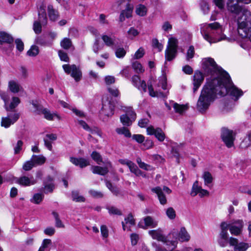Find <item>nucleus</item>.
Listing matches in <instances>:
<instances>
[{
    "mask_svg": "<svg viewBox=\"0 0 251 251\" xmlns=\"http://www.w3.org/2000/svg\"><path fill=\"white\" fill-rule=\"evenodd\" d=\"M201 32L204 39L210 44L226 39L228 41H231V39L226 38V36L223 34V28L218 22L201 24Z\"/></svg>",
    "mask_w": 251,
    "mask_h": 251,
    "instance_id": "obj_1",
    "label": "nucleus"
},
{
    "mask_svg": "<svg viewBox=\"0 0 251 251\" xmlns=\"http://www.w3.org/2000/svg\"><path fill=\"white\" fill-rule=\"evenodd\" d=\"M218 91L215 82L206 83L203 87L197 103V108L201 113L204 112L215 98Z\"/></svg>",
    "mask_w": 251,
    "mask_h": 251,
    "instance_id": "obj_2",
    "label": "nucleus"
},
{
    "mask_svg": "<svg viewBox=\"0 0 251 251\" xmlns=\"http://www.w3.org/2000/svg\"><path fill=\"white\" fill-rule=\"evenodd\" d=\"M202 65L204 73L213 77L211 81L207 83H213V82H215V80H222L225 77L226 81H228L227 77L228 74L221 67H219L213 58L210 57L204 58L202 61Z\"/></svg>",
    "mask_w": 251,
    "mask_h": 251,
    "instance_id": "obj_3",
    "label": "nucleus"
},
{
    "mask_svg": "<svg viewBox=\"0 0 251 251\" xmlns=\"http://www.w3.org/2000/svg\"><path fill=\"white\" fill-rule=\"evenodd\" d=\"M228 78V81H226V77L222 80H215V83L216 85V88L219 87V88L224 89L225 91L223 92L220 90L218 94L221 96H224L226 94H229L230 96L234 98L235 100H237L238 98L242 96L243 93V91L237 88L231 82L230 77L229 75L227 76Z\"/></svg>",
    "mask_w": 251,
    "mask_h": 251,
    "instance_id": "obj_4",
    "label": "nucleus"
},
{
    "mask_svg": "<svg viewBox=\"0 0 251 251\" xmlns=\"http://www.w3.org/2000/svg\"><path fill=\"white\" fill-rule=\"evenodd\" d=\"M123 111L125 114L121 116L120 121L125 126H129L136 118V114L131 107H125Z\"/></svg>",
    "mask_w": 251,
    "mask_h": 251,
    "instance_id": "obj_5",
    "label": "nucleus"
},
{
    "mask_svg": "<svg viewBox=\"0 0 251 251\" xmlns=\"http://www.w3.org/2000/svg\"><path fill=\"white\" fill-rule=\"evenodd\" d=\"M177 40L175 38H170L165 50V59L167 61H172L177 54Z\"/></svg>",
    "mask_w": 251,
    "mask_h": 251,
    "instance_id": "obj_6",
    "label": "nucleus"
},
{
    "mask_svg": "<svg viewBox=\"0 0 251 251\" xmlns=\"http://www.w3.org/2000/svg\"><path fill=\"white\" fill-rule=\"evenodd\" d=\"M65 72L70 75L75 80L79 81L82 77V73L78 67L75 65L64 64L62 66Z\"/></svg>",
    "mask_w": 251,
    "mask_h": 251,
    "instance_id": "obj_7",
    "label": "nucleus"
},
{
    "mask_svg": "<svg viewBox=\"0 0 251 251\" xmlns=\"http://www.w3.org/2000/svg\"><path fill=\"white\" fill-rule=\"evenodd\" d=\"M7 116L1 119V126L7 128L11 125L14 124L19 118L20 113L14 110L8 111Z\"/></svg>",
    "mask_w": 251,
    "mask_h": 251,
    "instance_id": "obj_8",
    "label": "nucleus"
},
{
    "mask_svg": "<svg viewBox=\"0 0 251 251\" xmlns=\"http://www.w3.org/2000/svg\"><path fill=\"white\" fill-rule=\"evenodd\" d=\"M221 137L223 141L228 148H231L233 146L234 137L232 130L225 127L222 128Z\"/></svg>",
    "mask_w": 251,
    "mask_h": 251,
    "instance_id": "obj_9",
    "label": "nucleus"
},
{
    "mask_svg": "<svg viewBox=\"0 0 251 251\" xmlns=\"http://www.w3.org/2000/svg\"><path fill=\"white\" fill-rule=\"evenodd\" d=\"M158 225V222L151 216H146L141 220L138 223V226L143 229L148 227L155 228Z\"/></svg>",
    "mask_w": 251,
    "mask_h": 251,
    "instance_id": "obj_10",
    "label": "nucleus"
},
{
    "mask_svg": "<svg viewBox=\"0 0 251 251\" xmlns=\"http://www.w3.org/2000/svg\"><path fill=\"white\" fill-rule=\"evenodd\" d=\"M148 135H154L160 142H163L165 139V134L160 127L154 128L153 126H150L147 128Z\"/></svg>",
    "mask_w": 251,
    "mask_h": 251,
    "instance_id": "obj_11",
    "label": "nucleus"
},
{
    "mask_svg": "<svg viewBox=\"0 0 251 251\" xmlns=\"http://www.w3.org/2000/svg\"><path fill=\"white\" fill-rule=\"evenodd\" d=\"M165 104L168 110H170L172 107L175 112L179 114H182L188 109L187 105L180 104L173 100H170L169 103L166 102Z\"/></svg>",
    "mask_w": 251,
    "mask_h": 251,
    "instance_id": "obj_12",
    "label": "nucleus"
},
{
    "mask_svg": "<svg viewBox=\"0 0 251 251\" xmlns=\"http://www.w3.org/2000/svg\"><path fill=\"white\" fill-rule=\"evenodd\" d=\"M238 0H227L226 7L227 10L236 15H238L241 11V7L239 5Z\"/></svg>",
    "mask_w": 251,
    "mask_h": 251,
    "instance_id": "obj_13",
    "label": "nucleus"
},
{
    "mask_svg": "<svg viewBox=\"0 0 251 251\" xmlns=\"http://www.w3.org/2000/svg\"><path fill=\"white\" fill-rule=\"evenodd\" d=\"M149 234L152 239L161 241L164 243L167 244L168 240L163 234V230L161 228H158L156 230H151L149 231Z\"/></svg>",
    "mask_w": 251,
    "mask_h": 251,
    "instance_id": "obj_14",
    "label": "nucleus"
},
{
    "mask_svg": "<svg viewBox=\"0 0 251 251\" xmlns=\"http://www.w3.org/2000/svg\"><path fill=\"white\" fill-rule=\"evenodd\" d=\"M243 226L242 220H238L230 223L229 231L230 233L234 235H238L241 232Z\"/></svg>",
    "mask_w": 251,
    "mask_h": 251,
    "instance_id": "obj_15",
    "label": "nucleus"
},
{
    "mask_svg": "<svg viewBox=\"0 0 251 251\" xmlns=\"http://www.w3.org/2000/svg\"><path fill=\"white\" fill-rule=\"evenodd\" d=\"M203 80L204 75H203L202 73L199 71H196L193 75V79L194 93H195L197 91Z\"/></svg>",
    "mask_w": 251,
    "mask_h": 251,
    "instance_id": "obj_16",
    "label": "nucleus"
},
{
    "mask_svg": "<svg viewBox=\"0 0 251 251\" xmlns=\"http://www.w3.org/2000/svg\"><path fill=\"white\" fill-rule=\"evenodd\" d=\"M229 242L231 246L234 247V251H246L249 248L247 243L243 242L238 243V240L233 237L229 239Z\"/></svg>",
    "mask_w": 251,
    "mask_h": 251,
    "instance_id": "obj_17",
    "label": "nucleus"
},
{
    "mask_svg": "<svg viewBox=\"0 0 251 251\" xmlns=\"http://www.w3.org/2000/svg\"><path fill=\"white\" fill-rule=\"evenodd\" d=\"M115 104L113 101L104 102L102 104L101 111L107 117H110L114 114Z\"/></svg>",
    "mask_w": 251,
    "mask_h": 251,
    "instance_id": "obj_18",
    "label": "nucleus"
},
{
    "mask_svg": "<svg viewBox=\"0 0 251 251\" xmlns=\"http://www.w3.org/2000/svg\"><path fill=\"white\" fill-rule=\"evenodd\" d=\"M47 24V19L38 18V20L34 21L33 25V29L37 34L42 32V27H44Z\"/></svg>",
    "mask_w": 251,
    "mask_h": 251,
    "instance_id": "obj_19",
    "label": "nucleus"
},
{
    "mask_svg": "<svg viewBox=\"0 0 251 251\" xmlns=\"http://www.w3.org/2000/svg\"><path fill=\"white\" fill-rule=\"evenodd\" d=\"M133 84L139 90L143 92L147 91V84L144 80H141L140 77L137 75H134L132 77Z\"/></svg>",
    "mask_w": 251,
    "mask_h": 251,
    "instance_id": "obj_20",
    "label": "nucleus"
},
{
    "mask_svg": "<svg viewBox=\"0 0 251 251\" xmlns=\"http://www.w3.org/2000/svg\"><path fill=\"white\" fill-rule=\"evenodd\" d=\"M133 9V6L128 3L126 5V8L125 10L121 11L119 20L120 21L122 22L125 20V18H129L132 16V13Z\"/></svg>",
    "mask_w": 251,
    "mask_h": 251,
    "instance_id": "obj_21",
    "label": "nucleus"
},
{
    "mask_svg": "<svg viewBox=\"0 0 251 251\" xmlns=\"http://www.w3.org/2000/svg\"><path fill=\"white\" fill-rule=\"evenodd\" d=\"M111 163L108 162L106 166L102 167L98 166H94L91 167V170L93 174L104 176L108 172V167H111Z\"/></svg>",
    "mask_w": 251,
    "mask_h": 251,
    "instance_id": "obj_22",
    "label": "nucleus"
},
{
    "mask_svg": "<svg viewBox=\"0 0 251 251\" xmlns=\"http://www.w3.org/2000/svg\"><path fill=\"white\" fill-rule=\"evenodd\" d=\"M70 161L73 164L76 166H79L81 168H84L90 165L89 161L84 158H75L71 157L70 158Z\"/></svg>",
    "mask_w": 251,
    "mask_h": 251,
    "instance_id": "obj_23",
    "label": "nucleus"
},
{
    "mask_svg": "<svg viewBox=\"0 0 251 251\" xmlns=\"http://www.w3.org/2000/svg\"><path fill=\"white\" fill-rule=\"evenodd\" d=\"M151 190L157 195L159 202L161 204L164 205L167 203L166 197L160 187L157 186L152 188Z\"/></svg>",
    "mask_w": 251,
    "mask_h": 251,
    "instance_id": "obj_24",
    "label": "nucleus"
},
{
    "mask_svg": "<svg viewBox=\"0 0 251 251\" xmlns=\"http://www.w3.org/2000/svg\"><path fill=\"white\" fill-rule=\"evenodd\" d=\"M32 112L36 115H41L43 114L46 108L42 104L41 101H32Z\"/></svg>",
    "mask_w": 251,
    "mask_h": 251,
    "instance_id": "obj_25",
    "label": "nucleus"
},
{
    "mask_svg": "<svg viewBox=\"0 0 251 251\" xmlns=\"http://www.w3.org/2000/svg\"><path fill=\"white\" fill-rule=\"evenodd\" d=\"M46 161V158L42 154L32 155V167L42 165Z\"/></svg>",
    "mask_w": 251,
    "mask_h": 251,
    "instance_id": "obj_26",
    "label": "nucleus"
},
{
    "mask_svg": "<svg viewBox=\"0 0 251 251\" xmlns=\"http://www.w3.org/2000/svg\"><path fill=\"white\" fill-rule=\"evenodd\" d=\"M13 178L15 183H17L22 186H29L31 183L30 179L25 176H22L19 178L13 177Z\"/></svg>",
    "mask_w": 251,
    "mask_h": 251,
    "instance_id": "obj_27",
    "label": "nucleus"
},
{
    "mask_svg": "<svg viewBox=\"0 0 251 251\" xmlns=\"http://www.w3.org/2000/svg\"><path fill=\"white\" fill-rule=\"evenodd\" d=\"M190 239V236L184 227H181L178 233V239L181 242H187Z\"/></svg>",
    "mask_w": 251,
    "mask_h": 251,
    "instance_id": "obj_28",
    "label": "nucleus"
},
{
    "mask_svg": "<svg viewBox=\"0 0 251 251\" xmlns=\"http://www.w3.org/2000/svg\"><path fill=\"white\" fill-rule=\"evenodd\" d=\"M44 118L48 121H53L55 118L60 119L59 116L55 112H51L49 109L46 108L43 114Z\"/></svg>",
    "mask_w": 251,
    "mask_h": 251,
    "instance_id": "obj_29",
    "label": "nucleus"
},
{
    "mask_svg": "<svg viewBox=\"0 0 251 251\" xmlns=\"http://www.w3.org/2000/svg\"><path fill=\"white\" fill-rule=\"evenodd\" d=\"M48 13L50 21H55L59 18L58 11L55 10L51 5H49L48 6Z\"/></svg>",
    "mask_w": 251,
    "mask_h": 251,
    "instance_id": "obj_30",
    "label": "nucleus"
},
{
    "mask_svg": "<svg viewBox=\"0 0 251 251\" xmlns=\"http://www.w3.org/2000/svg\"><path fill=\"white\" fill-rule=\"evenodd\" d=\"M13 42V38L11 35L3 31L0 32V45Z\"/></svg>",
    "mask_w": 251,
    "mask_h": 251,
    "instance_id": "obj_31",
    "label": "nucleus"
},
{
    "mask_svg": "<svg viewBox=\"0 0 251 251\" xmlns=\"http://www.w3.org/2000/svg\"><path fill=\"white\" fill-rule=\"evenodd\" d=\"M103 47L104 45L100 42V38H95V40L93 46V50L94 52L98 54L99 51L102 50Z\"/></svg>",
    "mask_w": 251,
    "mask_h": 251,
    "instance_id": "obj_32",
    "label": "nucleus"
},
{
    "mask_svg": "<svg viewBox=\"0 0 251 251\" xmlns=\"http://www.w3.org/2000/svg\"><path fill=\"white\" fill-rule=\"evenodd\" d=\"M46 6L43 2L40 3L37 6L38 11V18L47 19L46 13Z\"/></svg>",
    "mask_w": 251,
    "mask_h": 251,
    "instance_id": "obj_33",
    "label": "nucleus"
},
{
    "mask_svg": "<svg viewBox=\"0 0 251 251\" xmlns=\"http://www.w3.org/2000/svg\"><path fill=\"white\" fill-rule=\"evenodd\" d=\"M135 12L140 16H145L147 14V8L144 5L139 4L136 7Z\"/></svg>",
    "mask_w": 251,
    "mask_h": 251,
    "instance_id": "obj_34",
    "label": "nucleus"
},
{
    "mask_svg": "<svg viewBox=\"0 0 251 251\" xmlns=\"http://www.w3.org/2000/svg\"><path fill=\"white\" fill-rule=\"evenodd\" d=\"M12 43H6L4 44L0 45V48L3 50L7 54H10L13 50L14 46Z\"/></svg>",
    "mask_w": 251,
    "mask_h": 251,
    "instance_id": "obj_35",
    "label": "nucleus"
},
{
    "mask_svg": "<svg viewBox=\"0 0 251 251\" xmlns=\"http://www.w3.org/2000/svg\"><path fill=\"white\" fill-rule=\"evenodd\" d=\"M20 100L18 97H13L12 100L9 106L6 105L5 109L7 111H10L16 107L20 103Z\"/></svg>",
    "mask_w": 251,
    "mask_h": 251,
    "instance_id": "obj_36",
    "label": "nucleus"
},
{
    "mask_svg": "<svg viewBox=\"0 0 251 251\" xmlns=\"http://www.w3.org/2000/svg\"><path fill=\"white\" fill-rule=\"evenodd\" d=\"M72 197L73 201L75 202H84L85 201L84 197L79 195L78 191H73L72 192Z\"/></svg>",
    "mask_w": 251,
    "mask_h": 251,
    "instance_id": "obj_37",
    "label": "nucleus"
},
{
    "mask_svg": "<svg viewBox=\"0 0 251 251\" xmlns=\"http://www.w3.org/2000/svg\"><path fill=\"white\" fill-rule=\"evenodd\" d=\"M201 186H199L198 181H196L193 184L192 190L190 193V195L192 197L196 196L198 194H199L201 189Z\"/></svg>",
    "mask_w": 251,
    "mask_h": 251,
    "instance_id": "obj_38",
    "label": "nucleus"
},
{
    "mask_svg": "<svg viewBox=\"0 0 251 251\" xmlns=\"http://www.w3.org/2000/svg\"><path fill=\"white\" fill-rule=\"evenodd\" d=\"M116 131L118 134L124 135L126 137H130L131 136L129 130L125 126L116 128Z\"/></svg>",
    "mask_w": 251,
    "mask_h": 251,
    "instance_id": "obj_39",
    "label": "nucleus"
},
{
    "mask_svg": "<svg viewBox=\"0 0 251 251\" xmlns=\"http://www.w3.org/2000/svg\"><path fill=\"white\" fill-rule=\"evenodd\" d=\"M60 45L62 48L68 50L72 46V43L70 39L64 38L60 42Z\"/></svg>",
    "mask_w": 251,
    "mask_h": 251,
    "instance_id": "obj_40",
    "label": "nucleus"
},
{
    "mask_svg": "<svg viewBox=\"0 0 251 251\" xmlns=\"http://www.w3.org/2000/svg\"><path fill=\"white\" fill-rule=\"evenodd\" d=\"M202 178L204 181V184L208 185L212 182L213 177L211 174L209 172H204L202 175Z\"/></svg>",
    "mask_w": 251,
    "mask_h": 251,
    "instance_id": "obj_41",
    "label": "nucleus"
},
{
    "mask_svg": "<svg viewBox=\"0 0 251 251\" xmlns=\"http://www.w3.org/2000/svg\"><path fill=\"white\" fill-rule=\"evenodd\" d=\"M132 67L134 70L137 73H141L144 72V69L141 64L137 61L132 63Z\"/></svg>",
    "mask_w": 251,
    "mask_h": 251,
    "instance_id": "obj_42",
    "label": "nucleus"
},
{
    "mask_svg": "<svg viewBox=\"0 0 251 251\" xmlns=\"http://www.w3.org/2000/svg\"><path fill=\"white\" fill-rule=\"evenodd\" d=\"M52 214L55 219L56 227L58 228H64L65 226L60 220L58 214L57 212L53 211L52 212Z\"/></svg>",
    "mask_w": 251,
    "mask_h": 251,
    "instance_id": "obj_43",
    "label": "nucleus"
},
{
    "mask_svg": "<svg viewBox=\"0 0 251 251\" xmlns=\"http://www.w3.org/2000/svg\"><path fill=\"white\" fill-rule=\"evenodd\" d=\"M9 88L13 93H17L20 90V85L14 81H10L9 82Z\"/></svg>",
    "mask_w": 251,
    "mask_h": 251,
    "instance_id": "obj_44",
    "label": "nucleus"
},
{
    "mask_svg": "<svg viewBox=\"0 0 251 251\" xmlns=\"http://www.w3.org/2000/svg\"><path fill=\"white\" fill-rule=\"evenodd\" d=\"M101 39L107 46L112 47L114 45V40L110 37L106 35H103L101 36Z\"/></svg>",
    "mask_w": 251,
    "mask_h": 251,
    "instance_id": "obj_45",
    "label": "nucleus"
},
{
    "mask_svg": "<svg viewBox=\"0 0 251 251\" xmlns=\"http://www.w3.org/2000/svg\"><path fill=\"white\" fill-rule=\"evenodd\" d=\"M106 209L110 215H121L122 214L121 211L115 206H107Z\"/></svg>",
    "mask_w": 251,
    "mask_h": 251,
    "instance_id": "obj_46",
    "label": "nucleus"
},
{
    "mask_svg": "<svg viewBox=\"0 0 251 251\" xmlns=\"http://www.w3.org/2000/svg\"><path fill=\"white\" fill-rule=\"evenodd\" d=\"M91 156L92 159L97 162L98 164L100 165V163L102 162L101 156L99 152L96 151H93Z\"/></svg>",
    "mask_w": 251,
    "mask_h": 251,
    "instance_id": "obj_47",
    "label": "nucleus"
},
{
    "mask_svg": "<svg viewBox=\"0 0 251 251\" xmlns=\"http://www.w3.org/2000/svg\"><path fill=\"white\" fill-rule=\"evenodd\" d=\"M44 195L42 193H37L34 195L32 200L36 204H39L43 200Z\"/></svg>",
    "mask_w": 251,
    "mask_h": 251,
    "instance_id": "obj_48",
    "label": "nucleus"
},
{
    "mask_svg": "<svg viewBox=\"0 0 251 251\" xmlns=\"http://www.w3.org/2000/svg\"><path fill=\"white\" fill-rule=\"evenodd\" d=\"M166 214L171 220L175 219L176 216V211L173 207H169L167 209Z\"/></svg>",
    "mask_w": 251,
    "mask_h": 251,
    "instance_id": "obj_49",
    "label": "nucleus"
},
{
    "mask_svg": "<svg viewBox=\"0 0 251 251\" xmlns=\"http://www.w3.org/2000/svg\"><path fill=\"white\" fill-rule=\"evenodd\" d=\"M44 192L46 194L52 192L54 189V185L53 183L44 184Z\"/></svg>",
    "mask_w": 251,
    "mask_h": 251,
    "instance_id": "obj_50",
    "label": "nucleus"
},
{
    "mask_svg": "<svg viewBox=\"0 0 251 251\" xmlns=\"http://www.w3.org/2000/svg\"><path fill=\"white\" fill-rule=\"evenodd\" d=\"M15 42L17 50L19 52H21L22 51H23L24 49V45L22 41L20 39H17L15 40Z\"/></svg>",
    "mask_w": 251,
    "mask_h": 251,
    "instance_id": "obj_51",
    "label": "nucleus"
},
{
    "mask_svg": "<svg viewBox=\"0 0 251 251\" xmlns=\"http://www.w3.org/2000/svg\"><path fill=\"white\" fill-rule=\"evenodd\" d=\"M128 37L132 39L134 37L138 35L139 32L134 27H130L127 31Z\"/></svg>",
    "mask_w": 251,
    "mask_h": 251,
    "instance_id": "obj_52",
    "label": "nucleus"
},
{
    "mask_svg": "<svg viewBox=\"0 0 251 251\" xmlns=\"http://www.w3.org/2000/svg\"><path fill=\"white\" fill-rule=\"evenodd\" d=\"M89 194L95 198H101L103 197V194L100 191L94 190H90L89 191Z\"/></svg>",
    "mask_w": 251,
    "mask_h": 251,
    "instance_id": "obj_53",
    "label": "nucleus"
},
{
    "mask_svg": "<svg viewBox=\"0 0 251 251\" xmlns=\"http://www.w3.org/2000/svg\"><path fill=\"white\" fill-rule=\"evenodd\" d=\"M115 54L117 57L123 58L125 56L126 51L123 48H119L116 50Z\"/></svg>",
    "mask_w": 251,
    "mask_h": 251,
    "instance_id": "obj_54",
    "label": "nucleus"
},
{
    "mask_svg": "<svg viewBox=\"0 0 251 251\" xmlns=\"http://www.w3.org/2000/svg\"><path fill=\"white\" fill-rule=\"evenodd\" d=\"M145 54V51L143 48H140L135 53L133 58L135 59H140Z\"/></svg>",
    "mask_w": 251,
    "mask_h": 251,
    "instance_id": "obj_55",
    "label": "nucleus"
},
{
    "mask_svg": "<svg viewBox=\"0 0 251 251\" xmlns=\"http://www.w3.org/2000/svg\"><path fill=\"white\" fill-rule=\"evenodd\" d=\"M79 125L85 130L90 131L92 133H95L96 131L95 130L91 129L89 126L86 124L85 122L82 120L78 121Z\"/></svg>",
    "mask_w": 251,
    "mask_h": 251,
    "instance_id": "obj_56",
    "label": "nucleus"
},
{
    "mask_svg": "<svg viewBox=\"0 0 251 251\" xmlns=\"http://www.w3.org/2000/svg\"><path fill=\"white\" fill-rule=\"evenodd\" d=\"M58 53L59 57L62 61H63L65 62H69V58L67 53H66L64 51L61 50H59Z\"/></svg>",
    "mask_w": 251,
    "mask_h": 251,
    "instance_id": "obj_57",
    "label": "nucleus"
},
{
    "mask_svg": "<svg viewBox=\"0 0 251 251\" xmlns=\"http://www.w3.org/2000/svg\"><path fill=\"white\" fill-rule=\"evenodd\" d=\"M101 234L103 239L107 238L108 237V230L105 225H102L100 226Z\"/></svg>",
    "mask_w": 251,
    "mask_h": 251,
    "instance_id": "obj_58",
    "label": "nucleus"
},
{
    "mask_svg": "<svg viewBox=\"0 0 251 251\" xmlns=\"http://www.w3.org/2000/svg\"><path fill=\"white\" fill-rule=\"evenodd\" d=\"M195 54L194 48L193 46H190L187 52L186 59L189 60L194 57Z\"/></svg>",
    "mask_w": 251,
    "mask_h": 251,
    "instance_id": "obj_59",
    "label": "nucleus"
},
{
    "mask_svg": "<svg viewBox=\"0 0 251 251\" xmlns=\"http://www.w3.org/2000/svg\"><path fill=\"white\" fill-rule=\"evenodd\" d=\"M152 45L153 48H157L159 51H160L163 49V45L159 43L157 39H153L152 40Z\"/></svg>",
    "mask_w": 251,
    "mask_h": 251,
    "instance_id": "obj_60",
    "label": "nucleus"
},
{
    "mask_svg": "<svg viewBox=\"0 0 251 251\" xmlns=\"http://www.w3.org/2000/svg\"><path fill=\"white\" fill-rule=\"evenodd\" d=\"M148 87L149 92V95L152 97L157 96V93L153 90L152 84L151 81L148 82Z\"/></svg>",
    "mask_w": 251,
    "mask_h": 251,
    "instance_id": "obj_61",
    "label": "nucleus"
},
{
    "mask_svg": "<svg viewBox=\"0 0 251 251\" xmlns=\"http://www.w3.org/2000/svg\"><path fill=\"white\" fill-rule=\"evenodd\" d=\"M125 221L126 224H129L131 226H133L135 225V220L133 218V216L132 214L130 213L128 215L127 217L125 218Z\"/></svg>",
    "mask_w": 251,
    "mask_h": 251,
    "instance_id": "obj_62",
    "label": "nucleus"
},
{
    "mask_svg": "<svg viewBox=\"0 0 251 251\" xmlns=\"http://www.w3.org/2000/svg\"><path fill=\"white\" fill-rule=\"evenodd\" d=\"M108 91L109 93L115 97H117L120 95L119 90L115 87H108Z\"/></svg>",
    "mask_w": 251,
    "mask_h": 251,
    "instance_id": "obj_63",
    "label": "nucleus"
},
{
    "mask_svg": "<svg viewBox=\"0 0 251 251\" xmlns=\"http://www.w3.org/2000/svg\"><path fill=\"white\" fill-rule=\"evenodd\" d=\"M51 243V240L49 239H44L43 241L42 246L39 248L38 251H44L45 249Z\"/></svg>",
    "mask_w": 251,
    "mask_h": 251,
    "instance_id": "obj_64",
    "label": "nucleus"
}]
</instances>
